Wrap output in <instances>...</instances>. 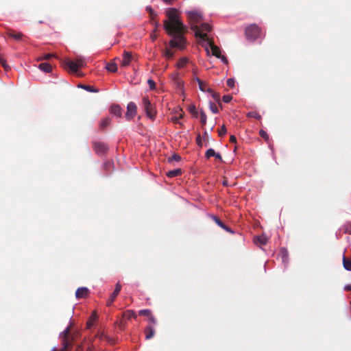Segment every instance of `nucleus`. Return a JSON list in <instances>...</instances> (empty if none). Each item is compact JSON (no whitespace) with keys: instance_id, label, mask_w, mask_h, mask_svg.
<instances>
[{"instance_id":"f257e3e1","label":"nucleus","mask_w":351,"mask_h":351,"mask_svg":"<svg viewBox=\"0 0 351 351\" xmlns=\"http://www.w3.org/2000/svg\"><path fill=\"white\" fill-rule=\"evenodd\" d=\"M167 20L164 22V28L171 37L169 46L182 50L186 45V40L183 36L184 25L181 21L178 11L175 8H169L167 11Z\"/></svg>"},{"instance_id":"f03ea898","label":"nucleus","mask_w":351,"mask_h":351,"mask_svg":"<svg viewBox=\"0 0 351 351\" xmlns=\"http://www.w3.org/2000/svg\"><path fill=\"white\" fill-rule=\"evenodd\" d=\"M195 37L199 38V43L204 48L207 54L210 53L216 58H221L220 49L215 45L209 37H207L205 34H201L199 31L196 30Z\"/></svg>"},{"instance_id":"7ed1b4c3","label":"nucleus","mask_w":351,"mask_h":351,"mask_svg":"<svg viewBox=\"0 0 351 351\" xmlns=\"http://www.w3.org/2000/svg\"><path fill=\"white\" fill-rule=\"evenodd\" d=\"M245 36L247 40L254 41L261 36V30L256 24H252L246 27Z\"/></svg>"},{"instance_id":"20e7f679","label":"nucleus","mask_w":351,"mask_h":351,"mask_svg":"<svg viewBox=\"0 0 351 351\" xmlns=\"http://www.w3.org/2000/svg\"><path fill=\"white\" fill-rule=\"evenodd\" d=\"M142 105L147 117H148L151 119H154L156 114V111L154 108L153 105L151 104L148 97H145L143 98Z\"/></svg>"},{"instance_id":"39448f33","label":"nucleus","mask_w":351,"mask_h":351,"mask_svg":"<svg viewBox=\"0 0 351 351\" xmlns=\"http://www.w3.org/2000/svg\"><path fill=\"white\" fill-rule=\"evenodd\" d=\"M186 14H188L189 19L191 23V25H197V23L203 19L202 13L199 10L187 11Z\"/></svg>"},{"instance_id":"423d86ee","label":"nucleus","mask_w":351,"mask_h":351,"mask_svg":"<svg viewBox=\"0 0 351 351\" xmlns=\"http://www.w3.org/2000/svg\"><path fill=\"white\" fill-rule=\"evenodd\" d=\"M137 113V107L135 103L130 101L127 105V112L125 113V118L127 120H132Z\"/></svg>"},{"instance_id":"0eeeda50","label":"nucleus","mask_w":351,"mask_h":351,"mask_svg":"<svg viewBox=\"0 0 351 351\" xmlns=\"http://www.w3.org/2000/svg\"><path fill=\"white\" fill-rule=\"evenodd\" d=\"M191 29L194 31L195 33L196 32V30H197L201 34H205L207 37H209L207 33L211 31L212 27L208 23H203L201 24L199 27L197 25H192Z\"/></svg>"},{"instance_id":"6e6552de","label":"nucleus","mask_w":351,"mask_h":351,"mask_svg":"<svg viewBox=\"0 0 351 351\" xmlns=\"http://www.w3.org/2000/svg\"><path fill=\"white\" fill-rule=\"evenodd\" d=\"M172 112L174 114V115L171 117V121L175 123H180V119L182 118L184 114L182 108L176 107L173 108Z\"/></svg>"},{"instance_id":"1a4fd4ad","label":"nucleus","mask_w":351,"mask_h":351,"mask_svg":"<svg viewBox=\"0 0 351 351\" xmlns=\"http://www.w3.org/2000/svg\"><path fill=\"white\" fill-rule=\"evenodd\" d=\"M121 289V285H120L119 282H118L115 286V289H114V291L112 293L109 299L107 300V303H106L107 306H110L112 304V302L114 301L115 298L119 293Z\"/></svg>"},{"instance_id":"9d476101","label":"nucleus","mask_w":351,"mask_h":351,"mask_svg":"<svg viewBox=\"0 0 351 351\" xmlns=\"http://www.w3.org/2000/svg\"><path fill=\"white\" fill-rule=\"evenodd\" d=\"M132 60V53L129 51H124L123 53V59L121 62V64L123 67L128 66Z\"/></svg>"},{"instance_id":"9b49d317","label":"nucleus","mask_w":351,"mask_h":351,"mask_svg":"<svg viewBox=\"0 0 351 351\" xmlns=\"http://www.w3.org/2000/svg\"><path fill=\"white\" fill-rule=\"evenodd\" d=\"M94 149L97 154H102L108 149V146L104 143L95 142L94 144Z\"/></svg>"},{"instance_id":"f8f14e48","label":"nucleus","mask_w":351,"mask_h":351,"mask_svg":"<svg viewBox=\"0 0 351 351\" xmlns=\"http://www.w3.org/2000/svg\"><path fill=\"white\" fill-rule=\"evenodd\" d=\"M89 293V290L86 287H80L76 290L75 297L78 299L80 298H86L88 297Z\"/></svg>"},{"instance_id":"ddd939ff","label":"nucleus","mask_w":351,"mask_h":351,"mask_svg":"<svg viewBox=\"0 0 351 351\" xmlns=\"http://www.w3.org/2000/svg\"><path fill=\"white\" fill-rule=\"evenodd\" d=\"M64 63L72 72L76 73L78 71L79 67L77 66V64L75 63V61L71 60L70 59L67 58L65 60Z\"/></svg>"},{"instance_id":"4468645a","label":"nucleus","mask_w":351,"mask_h":351,"mask_svg":"<svg viewBox=\"0 0 351 351\" xmlns=\"http://www.w3.org/2000/svg\"><path fill=\"white\" fill-rule=\"evenodd\" d=\"M110 111V113H112V114H114L118 117H120L122 114L121 108L119 105L112 106Z\"/></svg>"},{"instance_id":"2eb2a0df","label":"nucleus","mask_w":351,"mask_h":351,"mask_svg":"<svg viewBox=\"0 0 351 351\" xmlns=\"http://www.w3.org/2000/svg\"><path fill=\"white\" fill-rule=\"evenodd\" d=\"M213 219H214L215 222L221 228L225 230L226 231L228 232L232 233L233 231L227 226H226L219 219H218L216 216H213Z\"/></svg>"},{"instance_id":"dca6fc26","label":"nucleus","mask_w":351,"mask_h":351,"mask_svg":"<svg viewBox=\"0 0 351 351\" xmlns=\"http://www.w3.org/2000/svg\"><path fill=\"white\" fill-rule=\"evenodd\" d=\"M145 339H149L152 338L155 334V330L153 326H149L145 329Z\"/></svg>"},{"instance_id":"f3484780","label":"nucleus","mask_w":351,"mask_h":351,"mask_svg":"<svg viewBox=\"0 0 351 351\" xmlns=\"http://www.w3.org/2000/svg\"><path fill=\"white\" fill-rule=\"evenodd\" d=\"M38 68L45 73H50L52 70L51 65L47 62L40 64Z\"/></svg>"},{"instance_id":"a211bd4d","label":"nucleus","mask_w":351,"mask_h":351,"mask_svg":"<svg viewBox=\"0 0 351 351\" xmlns=\"http://www.w3.org/2000/svg\"><path fill=\"white\" fill-rule=\"evenodd\" d=\"M343 265L346 270L351 271V258H347L344 255L343 256Z\"/></svg>"},{"instance_id":"6ab92c4d","label":"nucleus","mask_w":351,"mask_h":351,"mask_svg":"<svg viewBox=\"0 0 351 351\" xmlns=\"http://www.w3.org/2000/svg\"><path fill=\"white\" fill-rule=\"evenodd\" d=\"M268 237L264 234L258 236L256 239V242H258L261 245H265L268 241Z\"/></svg>"},{"instance_id":"aec40b11","label":"nucleus","mask_w":351,"mask_h":351,"mask_svg":"<svg viewBox=\"0 0 351 351\" xmlns=\"http://www.w3.org/2000/svg\"><path fill=\"white\" fill-rule=\"evenodd\" d=\"M280 255L282 258V261L284 264H287L288 263V252L287 250L285 247H282L280 250Z\"/></svg>"},{"instance_id":"412c9836","label":"nucleus","mask_w":351,"mask_h":351,"mask_svg":"<svg viewBox=\"0 0 351 351\" xmlns=\"http://www.w3.org/2000/svg\"><path fill=\"white\" fill-rule=\"evenodd\" d=\"M75 62L77 64L79 68L85 66L86 63V58L83 56H77Z\"/></svg>"},{"instance_id":"4be33fe9","label":"nucleus","mask_w":351,"mask_h":351,"mask_svg":"<svg viewBox=\"0 0 351 351\" xmlns=\"http://www.w3.org/2000/svg\"><path fill=\"white\" fill-rule=\"evenodd\" d=\"M62 346L61 351H66L69 348L70 346L69 337L62 338Z\"/></svg>"},{"instance_id":"5701e85b","label":"nucleus","mask_w":351,"mask_h":351,"mask_svg":"<svg viewBox=\"0 0 351 351\" xmlns=\"http://www.w3.org/2000/svg\"><path fill=\"white\" fill-rule=\"evenodd\" d=\"M106 69L110 72L115 73L117 71V65L114 62H110L106 65Z\"/></svg>"},{"instance_id":"b1692460","label":"nucleus","mask_w":351,"mask_h":351,"mask_svg":"<svg viewBox=\"0 0 351 351\" xmlns=\"http://www.w3.org/2000/svg\"><path fill=\"white\" fill-rule=\"evenodd\" d=\"M77 86L79 88L84 89V90H87L88 92H90V93H97V92H98V90L95 89V88L93 86H92L79 84Z\"/></svg>"},{"instance_id":"393cba45","label":"nucleus","mask_w":351,"mask_h":351,"mask_svg":"<svg viewBox=\"0 0 351 351\" xmlns=\"http://www.w3.org/2000/svg\"><path fill=\"white\" fill-rule=\"evenodd\" d=\"M181 173V169H176L171 171H169L167 173V176L169 178H173L176 177Z\"/></svg>"},{"instance_id":"a878e982","label":"nucleus","mask_w":351,"mask_h":351,"mask_svg":"<svg viewBox=\"0 0 351 351\" xmlns=\"http://www.w3.org/2000/svg\"><path fill=\"white\" fill-rule=\"evenodd\" d=\"M110 123V119L109 117L104 118L99 123V127L101 129H104L108 126Z\"/></svg>"},{"instance_id":"bb28decb","label":"nucleus","mask_w":351,"mask_h":351,"mask_svg":"<svg viewBox=\"0 0 351 351\" xmlns=\"http://www.w3.org/2000/svg\"><path fill=\"white\" fill-rule=\"evenodd\" d=\"M9 36L16 40H20L23 38V34L20 32H10Z\"/></svg>"},{"instance_id":"cd10ccee","label":"nucleus","mask_w":351,"mask_h":351,"mask_svg":"<svg viewBox=\"0 0 351 351\" xmlns=\"http://www.w3.org/2000/svg\"><path fill=\"white\" fill-rule=\"evenodd\" d=\"M195 80L198 83L199 90L202 92H206V88L207 87V85L201 81L198 77H196Z\"/></svg>"},{"instance_id":"c85d7f7f","label":"nucleus","mask_w":351,"mask_h":351,"mask_svg":"<svg viewBox=\"0 0 351 351\" xmlns=\"http://www.w3.org/2000/svg\"><path fill=\"white\" fill-rule=\"evenodd\" d=\"M188 61L189 60L186 58H182L180 59L179 61L177 62V66L178 68H183L185 66Z\"/></svg>"},{"instance_id":"c756f323","label":"nucleus","mask_w":351,"mask_h":351,"mask_svg":"<svg viewBox=\"0 0 351 351\" xmlns=\"http://www.w3.org/2000/svg\"><path fill=\"white\" fill-rule=\"evenodd\" d=\"M164 56L167 59H171L174 56V53L170 49H166L164 52Z\"/></svg>"},{"instance_id":"7c9ffc66","label":"nucleus","mask_w":351,"mask_h":351,"mask_svg":"<svg viewBox=\"0 0 351 351\" xmlns=\"http://www.w3.org/2000/svg\"><path fill=\"white\" fill-rule=\"evenodd\" d=\"M199 114H200L201 123L202 125H205L206 123V120H207L206 114L204 112V111L202 110H200Z\"/></svg>"},{"instance_id":"2f4dec72","label":"nucleus","mask_w":351,"mask_h":351,"mask_svg":"<svg viewBox=\"0 0 351 351\" xmlns=\"http://www.w3.org/2000/svg\"><path fill=\"white\" fill-rule=\"evenodd\" d=\"M343 230L345 233L351 234V222H347L343 225Z\"/></svg>"},{"instance_id":"473e14b6","label":"nucleus","mask_w":351,"mask_h":351,"mask_svg":"<svg viewBox=\"0 0 351 351\" xmlns=\"http://www.w3.org/2000/svg\"><path fill=\"white\" fill-rule=\"evenodd\" d=\"M0 64L5 69V70L8 71L10 69L9 65L6 63V60L0 55Z\"/></svg>"},{"instance_id":"72a5a7b5","label":"nucleus","mask_w":351,"mask_h":351,"mask_svg":"<svg viewBox=\"0 0 351 351\" xmlns=\"http://www.w3.org/2000/svg\"><path fill=\"white\" fill-rule=\"evenodd\" d=\"M247 117H253V118H255L256 119H261V115L258 113H257L256 112H255V111L249 112L247 113Z\"/></svg>"},{"instance_id":"f704fd0d","label":"nucleus","mask_w":351,"mask_h":351,"mask_svg":"<svg viewBox=\"0 0 351 351\" xmlns=\"http://www.w3.org/2000/svg\"><path fill=\"white\" fill-rule=\"evenodd\" d=\"M209 107H210V110L214 113V114H217L218 113L219 110H218V108L217 106L212 101L210 102L209 104Z\"/></svg>"},{"instance_id":"c9c22d12","label":"nucleus","mask_w":351,"mask_h":351,"mask_svg":"<svg viewBox=\"0 0 351 351\" xmlns=\"http://www.w3.org/2000/svg\"><path fill=\"white\" fill-rule=\"evenodd\" d=\"M181 160V157L178 154H173L171 158H169L168 160L169 162L172 161H176L178 162Z\"/></svg>"},{"instance_id":"e433bc0d","label":"nucleus","mask_w":351,"mask_h":351,"mask_svg":"<svg viewBox=\"0 0 351 351\" xmlns=\"http://www.w3.org/2000/svg\"><path fill=\"white\" fill-rule=\"evenodd\" d=\"M215 153L216 152L213 149L210 148L206 152V157L209 158L210 157L214 156Z\"/></svg>"},{"instance_id":"4c0bfd02","label":"nucleus","mask_w":351,"mask_h":351,"mask_svg":"<svg viewBox=\"0 0 351 351\" xmlns=\"http://www.w3.org/2000/svg\"><path fill=\"white\" fill-rule=\"evenodd\" d=\"M138 313L140 315H145V316L148 317L149 315H150L152 314V312L149 309H143V310L139 311Z\"/></svg>"},{"instance_id":"58836bf2","label":"nucleus","mask_w":351,"mask_h":351,"mask_svg":"<svg viewBox=\"0 0 351 351\" xmlns=\"http://www.w3.org/2000/svg\"><path fill=\"white\" fill-rule=\"evenodd\" d=\"M147 84L149 85V89H151V90H154L155 89V88H156V83H155V82L153 80L149 79L147 80Z\"/></svg>"},{"instance_id":"ea45409f","label":"nucleus","mask_w":351,"mask_h":351,"mask_svg":"<svg viewBox=\"0 0 351 351\" xmlns=\"http://www.w3.org/2000/svg\"><path fill=\"white\" fill-rule=\"evenodd\" d=\"M69 326H67L61 333H60V337L62 338H65V337H68V335H69Z\"/></svg>"},{"instance_id":"a19ab883","label":"nucleus","mask_w":351,"mask_h":351,"mask_svg":"<svg viewBox=\"0 0 351 351\" xmlns=\"http://www.w3.org/2000/svg\"><path fill=\"white\" fill-rule=\"evenodd\" d=\"M227 133V129L226 128V126L224 125H223L221 127V129L219 130V135L220 136H224Z\"/></svg>"},{"instance_id":"79ce46f5","label":"nucleus","mask_w":351,"mask_h":351,"mask_svg":"<svg viewBox=\"0 0 351 351\" xmlns=\"http://www.w3.org/2000/svg\"><path fill=\"white\" fill-rule=\"evenodd\" d=\"M227 85L230 88H233L235 86V80L232 78H229L227 80Z\"/></svg>"},{"instance_id":"37998d69","label":"nucleus","mask_w":351,"mask_h":351,"mask_svg":"<svg viewBox=\"0 0 351 351\" xmlns=\"http://www.w3.org/2000/svg\"><path fill=\"white\" fill-rule=\"evenodd\" d=\"M232 99V97L230 95H224L222 98L224 103H229Z\"/></svg>"},{"instance_id":"c03bdc74","label":"nucleus","mask_w":351,"mask_h":351,"mask_svg":"<svg viewBox=\"0 0 351 351\" xmlns=\"http://www.w3.org/2000/svg\"><path fill=\"white\" fill-rule=\"evenodd\" d=\"M148 318V320L150 323H152L153 325H155L156 324V320L155 319V317L153 316L152 314H151L150 315H149L147 317Z\"/></svg>"},{"instance_id":"a18cd8bd","label":"nucleus","mask_w":351,"mask_h":351,"mask_svg":"<svg viewBox=\"0 0 351 351\" xmlns=\"http://www.w3.org/2000/svg\"><path fill=\"white\" fill-rule=\"evenodd\" d=\"M259 134H260L261 136L263 137V138H265V139L269 138L268 134H267V132L265 131L261 130L259 132Z\"/></svg>"},{"instance_id":"49530a36","label":"nucleus","mask_w":351,"mask_h":351,"mask_svg":"<svg viewBox=\"0 0 351 351\" xmlns=\"http://www.w3.org/2000/svg\"><path fill=\"white\" fill-rule=\"evenodd\" d=\"M96 318V315L95 313L92 314L90 317V319L88 320V326H90L92 324H91V322H93Z\"/></svg>"},{"instance_id":"de8ad7c7","label":"nucleus","mask_w":351,"mask_h":351,"mask_svg":"<svg viewBox=\"0 0 351 351\" xmlns=\"http://www.w3.org/2000/svg\"><path fill=\"white\" fill-rule=\"evenodd\" d=\"M219 58L223 64H227L228 63V59L224 56L221 55V58Z\"/></svg>"},{"instance_id":"09e8293b","label":"nucleus","mask_w":351,"mask_h":351,"mask_svg":"<svg viewBox=\"0 0 351 351\" xmlns=\"http://www.w3.org/2000/svg\"><path fill=\"white\" fill-rule=\"evenodd\" d=\"M206 92L210 93L213 97H215L214 91L210 88L206 87Z\"/></svg>"},{"instance_id":"8fccbe9b","label":"nucleus","mask_w":351,"mask_h":351,"mask_svg":"<svg viewBox=\"0 0 351 351\" xmlns=\"http://www.w3.org/2000/svg\"><path fill=\"white\" fill-rule=\"evenodd\" d=\"M189 110L190 112L192 113V114H196L197 113V111L195 110V106H191L189 108Z\"/></svg>"},{"instance_id":"3c124183","label":"nucleus","mask_w":351,"mask_h":351,"mask_svg":"<svg viewBox=\"0 0 351 351\" xmlns=\"http://www.w3.org/2000/svg\"><path fill=\"white\" fill-rule=\"evenodd\" d=\"M216 159L222 161V157L219 153H215V155L214 156Z\"/></svg>"},{"instance_id":"603ef678","label":"nucleus","mask_w":351,"mask_h":351,"mask_svg":"<svg viewBox=\"0 0 351 351\" xmlns=\"http://www.w3.org/2000/svg\"><path fill=\"white\" fill-rule=\"evenodd\" d=\"M196 141L198 145L202 146V143L199 135L197 137Z\"/></svg>"},{"instance_id":"864d4df0","label":"nucleus","mask_w":351,"mask_h":351,"mask_svg":"<svg viewBox=\"0 0 351 351\" xmlns=\"http://www.w3.org/2000/svg\"><path fill=\"white\" fill-rule=\"evenodd\" d=\"M230 141L232 143H235L237 141L236 137L234 135L230 136Z\"/></svg>"},{"instance_id":"5fc2aeb1","label":"nucleus","mask_w":351,"mask_h":351,"mask_svg":"<svg viewBox=\"0 0 351 351\" xmlns=\"http://www.w3.org/2000/svg\"><path fill=\"white\" fill-rule=\"evenodd\" d=\"M344 290H346V291H351V285H345Z\"/></svg>"},{"instance_id":"6e6d98bb","label":"nucleus","mask_w":351,"mask_h":351,"mask_svg":"<svg viewBox=\"0 0 351 351\" xmlns=\"http://www.w3.org/2000/svg\"><path fill=\"white\" fill-rule=\"evenodd\" d=\"M51 56H52V54L48 53V54H46V55L43 57V59H45V60H48V59H49Z\"/></svg>"},{"instance_id":"4d7b16f0","label":"nucleus","mask_w":351,"mask_h":351,"mask_svg":"<svg viewBox=\"0 0 351 351\" xmlns=\"http://www.w3.org/2000/svg\"><path fill=\"white\" fill-rule=\"evenodd\" d=\"M222 184L223 186H228V180H223Z\"/></svg>"},{"instance_id":"13d9d810","label":"nucleus","mask_w":351,"mask_h":351,"mask_svg":"<svg viewBox=\"0 0 351 351\" xmlns=\"http://www.w3.org/2000/svg\"><path fill=\"white\" fill-rule=\"evenodd\" d=\"M163 1L168 4H171L173 1V0H163Z\"/></svg>"},{"instance_id":"bf43d9fd","label":"nucleus","mask_w":351,"mask_h":351,"mask_svg":"<svg viewBox=\"0 0 351 351\" xmlns=\"http://www.w3.org/2000/svg\"><path fill=\"white\" fill-rule=\"evenodd\" d=\"M151 36H152V39L153 40H156V36L155 35H152Z\"/></svg>"},{"instance_id":"052dcab7","label":"nucleus","mask_w":351,"mask_h":351,"mask_svg":"<svg viewBox=\"0 0 351 351\" xmlns=\"http://www.w3.org/2000/svg\"><path fill=\"white\" fill-rule=\"evenodd\" d=\"M51 351H61V350H58L56 349V347H54V348H52V350H51Z\"/></svg>"}]
</instances>
